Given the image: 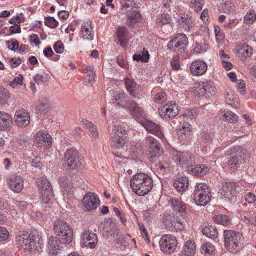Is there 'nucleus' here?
Listing matches in <instances>:
<instances>
[{
    "instance_id": "obj_1",
    "label": "nucleus",
    "mask_w": 256,
    "mask_h": 256,
    "mask_svg": "<svg viewBox=\"0 0 256 256\" xmlns=\"http://www.w3.org/2000/svg\"><path fill=\"white\" fill-rule=\"evenodd\" d=\"M154 185L150 176L144 173L134 174L130 180V186L134 192L140 196L147 194Z\"/></svg>"
},
{
    "instance_id": "obj_2",
    "label": "nucleus",
    "mask_w": 256,
    "mask_h": 256,
    "mask_svg": "<svg viewBox=\"0 0 256 256\" xmlns=\"http://www.w3.org/2000/svg\"><path fill=\"white\" fill-rule=\"evenodd\" d=\"M224 246L229 252H236L241 248L242 234L238 232L225 230L224 232Z\"/></svg>"
},
{
    "instance_id": "obj_3",
    "label": "nucleus",
    "mask_w": 256,
    "mask_h": 256,
    "mask_svg": "<svg viewBox=\"0 0 256 256\" xmlns=\"http://www.w3.org/2000/svg\"><path fill=\"white\" fill-rule=\"evenodd\" d=\"M54 230L58 236L60 242L69 244L72 241L73 230L72 227L63 220H58L54 222Z\"/></svg>"
},
{
    "instance_id": "obj_4",
    "label": "nucleus",
    "mask_w": 256,
    "mask_h": 256,
    "mask_svg": "<svg viewBox=\"0 0 256 256\" xmlns=\"http://www.w3.org/2000/svg\"><path fill=\"white\" fill-rule=\"evenodd\" d=\"M63 160L64 164L69 171L77 170L82 165L80 154L74 148H69L66 150L64 153Z\"/></svg>"
},
{
    "instance_id": "obj_5",
    "label": "nucleus",
    "mask_w": 256,
    "mask_h": 256,
    "mask_svg": "<svg viewBox=\"0 0 256 256\" xmlns=\"http://www.w3.org/2000/svg\"><path fill=\"white\" fill-rule=\"evenodd\" d=\"M36 183L40 190V198L42 201V204H52L54 194L50 182L46 179L42 178L38 179Z\"/></svg>"
},
{
    "instance_id": "obj_6",
    "label": "nucleus",
    "mask_w": 256,
    "mask_h": 256,
    "mask_svg": "<svg viewBox=\"0 0 256 256\" xmlns=\"http://www.w3.org/2000/svg\"><path fill=\"white\" fill-rule=\"evenodd\" d=\"M210 192L204 183L196 185L194 190V199L198 205L205 206L210 200Z\"/></svg>"
},
{
    "instance_id": "obj_7",
    "label": "nucleus",
    "mask_w": 256,
    "mask_h": 256,
    "mask_svg": "<svg viewBox=\"0 0 256 256\" xmlns=\"http://www.w3.org/2000/svg\"><path fill=\"white\" fill-rule=\"evenodd\" d=\"M145 146L148 150V158L152 162L156 161V158L160 156L163 152L159 142L152 136L146 137Z\"/></svg>"
},
{
    "instance_id": "obj_8",
    "label": "nucleus",
    "mask_w": 256,
    "mask_h": 256,
    "mask_svg": "<svg viewBox=\"0 0 256 256\" xmlns=\"http://www.w3.org/2000/svg\"><path fill=\"white\" fill-rule=\"evenodd\" d=\"M170 154L171 158L174 162L182 167L186 166L187 169L188 167L195 162V157L192 154L172 150Z\"/></svg>"
},
{
    "instance_id": "obj_9",
    "label": "nucleus",
    "mask_w": 256,
    "mask_h": 256,
    "mask_svg": "<svg viewBox=\"0 0 256 256\" xmlns=\"http://www.w3.org/2000/svg\"><path fill=\"white\" fill-rule=\"evenodd\" d=\"M16 241L24 250L32 251L36 248V236L28 232H20L16 237Z\"/></svg>"
},
{
    "instance_id": "obj_10",
    "label": "nucleus",
    "mask_w": 256,
    "mask_h": 256,
    "mask_svg": "<svg viewBox=\"0 0 256 256\" xmlns=\"http://www.w3.org/2000/svg\"><path fill=\"white\" fill-rule=\"evenodd\" d=\"M246 151L238 146H234L229 150L228 152L230 158L228 163L231 168L235 170L238 168V165L242 162L244 158Z\"/></svg>"
},
{
    "instance_id": "obj_11",
    "label": "nucleus",
    "mask_w": 256,
    "mask_h": 256,
    "mask_svg": "<svg viewBox=\"0 0 256 256\" xmlns=\"http://www.w3.org/2000/svg\"><path fill=\"white\" fill-rule=\"evenodd\" d=\"M180 220L178 216L176 217L174 214H164L162 217V221L166 228L172 232L181 231L184 229V226Z\"/></svg>"
},
{
    "instance_id": "obj_12",
    "label": "nucleus",
    "mask_w": 256,
    "mask_h": 256,
    "mask_svg": "<svg viewBox=\"0 0 256 256\" xmlns=\"http://www.w3.org/2000/svg\"><path fill=\"white\" fill-rule=\"evenodd\" d=\"M160 250L164 253H170L174 251L177 246L176 238L172 235L163 236L159 242Z\"/></svg>"
},
{
    "instance_id": "obj_13",
    "label": "nucleus",
    "mask_w": 256,
    "mask_h": 256,
    "mask_svg": "<svg viewBox=\"0 0 256 256\" xmlns=\"http://www.w3.org/2000/svg\"><path fill=\"white\" fill-rule=\"evenodd\" d=\"M237 188L238 186L234 182H222L218 186V194L230 200L238 192Z\"/></svg>"
},
{
    "instance_id": "obj_14",
    "label": "nucleus",
    "mask_w": 256,
    "mask_h": 256,
    "mask_svg": "<svg viewBox=\"0 0 256 256\" xmlns=\"http://www.w3.org/2000/svg\"><path fill=\"white\" fill-rule=\"evenodd\" d=\"M168 206L176 214H178L183 218L186 216V204L180 200L176 198H170L168 200Z\"/></svg>"
},
{
    "instance_id": "obj_15",
    "label": "nucleus",
    "mask_w": 256,
    "mask_h": 256,
    "mask_svg": "<svg viewBox=\"0 0 256 256\" xmlns=\"http://www.w3.org/2000/svg\"><path fill=\"white\" fill-rule=\"evenodd\" d=\"M178 112V106L176 104H172V102L166 104L158 110L160 116L166 119L174 118Z\"/></svg>"
},
{
    "instance_id": "obj_16",
    "label": "nucleus",
    "mask_w": 256,
    "mask_h": 256,
    "mask_svg": "<svg viewBox=\"0 0 256 256\" xmlns=\"http://www.w3.org/2000/svg\"><path fill=\"white\" fill-rule=\"evenodd\" d=\"M80 244L82 245L92 248L98 243L96 234L91 230L84 231L81 236Z\"/></svg>"
},
{
    "instance_id": "obj_17",
    "label": "nucleus",
    "mask_w": 256,
    "mask_h": 256,
    "mask_svg": "<svg viewBox=\"0 0 256 256\" xmlns=\"http://www.w3.org/2000/svg\"><path fill=\"white\" fill-rule=\"evenodd\" d=\"M216 90V89L213 82L209 81L200 84L197 92L199 96L209 98L210 96L214 94Z\"/></svg>"
},
{
    "instance_id": "obj_18",
    "label": "nucleus",
    "mask_w": 256,
    "mask_h": 256,
    "mask_svg": "<svg viewBox=\"0 0 256 256\" xmlns=\"http://www.w3.org/2000/svg\"><path fill=\"white\" fill-rule=\"evenodd\" d=\"M82 204L87 210H94L99 206L100 200L94 193L88 192L84 197Z\"/></svg>"
},
{
    "instance_id": "obj_19",
    "label": "nucleus",
    "mask_w": 256,
    "mask_h": 256,
    "mask_svg": "<svg viewBox=\"0 0 256 256\" xmlns=\"http://www.w3.org/2000/svg\"><path fill=\"white\" fill-rule=\"evenodd\" d=\"M16 124L19 128H24L28 125L30 122L29 114L24 110H19L16 112L14 116Z\"/></svg>"
},
{
    "instance_id": "obj_20",
    "label": "nucleus",
    "mask_w": 256,
    "mask_h": 256,
    "mask_svg": "<svg viewBox=\"0 0 256 256\" xmlns=\"http://www.w3.org/2000/svg\"><path fill=\"white\" fill-rule=\"evenodd\" d=\"M36 145L37 147L47 148L52 144L50 136L44 132H38L35 136Z\"/></svg>"
},
{
    "instance_id": "obj_21",
    "label": "nucleus",
    "mask_w": 256,
    "mask_h": 256,
    "mask_svg": "<svg viewBox=\"0 0 256 256\" xmlns=\"http://www.w3.org/2000/svg\"><path fill=\"white\" fill-rule=\"evenodd\" d=\"M120 4L122 13L126 14L129 18H133V14H135V16L140 15L138 12L132 10L134 8V0H120Z\"/></svg>"
},
{
    "instance_id": "obj_22",
    "label": "nucleus",
    "mask_w": 256,
    "mask_h": 256,
    "mask_svg": "<svg viewBox=\"0 0 256 256\" xmlns=\"http://www.w3.org/2000/svg\"><path fill=\"white\" fill-rule=\"evenodd\" d=\"M207 68V64L201 60L192 62L190 66V72L194 76H202L204 74Z\"/></svg>"
},
{
    "instance_id": "obj_23",
    "label": "nucleus",
    "mask_w": 256,
    "mask_h": 256,
    "mask_svg": "<svg viewBox=\"0 0 256 256\" xmlns=\"http://www.w3.org/2000/svg\"><path fill=\"white\" fill-rule=\"evenodd\" d=\"M177 20L179 27L186 31L188 32L194 27V21L188 14H184L178 16Z\"/></svg>"
},
{
    "instance_id": "obj_24",
    "label": "nucleus",
    "mask_w": 256,
    "mask_h": 256,
    "mask_svg": "<svg viewBox=\"0 0 256 256\" xmlns=\"http://www.w3.org/2000/svg\"><path fill=\"white\" fill-rule=\"evenodd\" d=\"M142 125L148 132L156 135L160 138H164L162 129L159 125L150 120H145Z\"/></svg>"
},
{
    "instance_id": "obj_25",
    "label": "nucleus",
    "mask_w": 256,
    "mask_h": 256,
    "mask_svg": "<svg viewBox=\"0 0 256 256\" xmlns=\"http://www.w3.org/2000/svg\"><path fill=\"white\" fill-rule=\"evenodd\" d=\"M9 188L16 192H20L24 188V180L20 176H12L8 181Z\"/></svg>"
},
{
    "instance_id": "obj_26",
    "label": "nucleus",
    "mask_w": 256,
    "mask_h": 256,
    "mask_svg": "<svg viewBox=\"0 0 256 256\" xmlns=\"http://www.w3.org/2000/svg\"><path fill=\"white\" fill-rule=\"evenodd\" d=\"M12 123V119L9 114L5 112H0V130H10Z\"/></svg>"
},
{
    "instance_id": "obj_27",
    "label": "nucleus",
    "mask_w": 256,
    "mask_h": 256,
    "mask_svg": "<svg viewBox=\"0 0 256 256\" xmlns=\"http://www.w3.org/2000/svg\"><path fill=\"white\" fill-rule=\"evenodd\" d=\"M92 24L90 22H84L81 26L80 34L84 40H92L94 33L92 31Z\"/></svg>"
},
{
    "instance_id": "obj_28",
    "label": "nucleus",
    "mask_w": 256,
    "mask_h": 256,
    "mask_svg": "<svg viewBox=\"0 0 256 256\" xmlns=\"http://www.w3.org/2000/svg\"><path fill=\"white\" fill-rule=\"evenodd\" d=\"M124 84L128 92L130 94L134 97L138 96L140 92V88L133 80L126 78L124 80Z\"/></svg>"
},
{
    "instance_id": "obj_29",
    "label": "nucleus",
    "mask_w": 256,
    "mask_h": 256,
    "mask_svg": "<svg viewBox=\"0 0 256 256\" xmlns=\"http://www.w3.org/2000/svg\"><path fill=\"white\" fill-rule=\"evenodd\" d=\"M125 108L129 110L134 117L139 118L144 115L142 109L133 100L128 102Z\"/></svg>"
},
{
    "instance_id": "obj_30",
    "label": "nucleus",
    "mask_w": 256,
    "mask_h": 256,
    "mask_svg": "<svg viewBox=\"0 0 256 256\" xmlns=\"http://www.w3.org/2000/svg\"><path fill=\"white\" fill-rule=\"evenodd\" d=\"M208 170V167L204 164H197L194 166L192 164L188 168V171L190 174L198 176L206 174Z\"/></svg>"
},
{
    "instance_id": "obj_31",
    "label": "nucleus",
    "mask_w": 256,
    "mask_h": 256,
    "mask_svg": "<svg viewBox=\"0 0 256 256\" xmlns=\"http://www.w3.org/2000/svg\"><path fill=\"white\" fill-rule=\"evenodd\" d=\"M177 132L179 137L182 138H186L192 133L191 126L187 122L180 124Z\"/></svg>"
},
{
    "instance_id": "obj_32",
    "label": "nucleus",
    "mask_w": 256,
    "mask_h": 256,
    "mask_svg": "<svg viewBox=\"0 0 256 256\" xmlns=\"http://www.w3.org/2000/svg\"><path fill=\"white\" fill-rule=\"evenodd\" d=\"M50 103L46 98H41L36 104V110L42 114H46L50 109Z\"/></svg>"
},
{
    "instance_id": "obj_33",
    "label": "nucleus",
    "mask_w": 256,
    "mask_h": 256,
    "mask_svg": "<svg viewBox=\"0 0 256 256\" xmlns=\"http://www.w3.org/2000/svg\"><path fill=\"white\" fill-rule=\"evenodd\" d=\"M188 184V179L186 177H180L174 180V186L178 192L185 190Z\"/></svg>"
},
{
    "instance_id": "obj_34",
    "label": "nucleus",
    "mask_w": 256,
    "mask_h": 256,
    "mask_svg": "<svg viewBox=\"0 0 256 256\" xmlns=\"http://www.w3.org/2000/svg\"><path fill=\"white\" fill-rule=\"evenodd\" d=\"M58 182L62 188V191L68 193L72 188V184L66 176H62L59 178Z\"/></svg>"
},
{
    "instance_id": "obj_35",
    "label": "nucleus",
    "mask_w": 256,
    "mask_h": 256,
    "mask_svg": "<svg viewBox=\"0 0 256 256\" xmlns=\"http://www.w3.org/2000/svg\"><path fill=\"white\" fill-rule=\"evenodd\" d=\"M128 32L125 27H122L118 29V38L120 44L123 48L127 45L126 38L128 36Z\"/></svg>"
},
{
    "instance_id": "obj_36",
    "label": "nucleus",
    "mask_w": 256,
    "mask_h": 256,
    "mask_svg": "<svg viewBox=\"0 0 256 256\" xmlns=\"http://www.w3.org/2000/svg\"><path fill=\"white\" fill-rule=\"evenodd\" d=\"M226 102L228 104L233 107L236 108L238 107V98H237V96L230 90H228L226 92Z\"/></svg>"
},
{
    "instance_id": "obj_37",
    "label": "nucleus",
    "mask_w": 256,
    "mask_h": 256,
    "mask_svg": "<svg viewBox=\"0 0 256 256\" xmlns=\"http://www.w3.org/2000/svg\"><path fill=\"white\" fill-rule=\"evenodd\" d=\"M167 46L170 50L181 53L184 52V48L185 47L180 42H178L174 38L168 42Z\"/></svg>"
},
{
    "instance_id": "obj_38",
    "label": "nucleus",
    "mask_w": 256,
    "mask_h": 256,
    "mask_svg": "<svg viewBox=\"0 0 256 256\" xmlns=\"http://www.w3.org/2000/svg\"><path fill=\"white\" fill-rule=\"evenodd\" d=\"M196 248L195 244L194 242L188 241L183 248L184 256H193L195 252Z\"/></svg>"
},
{
    "instance_id": "obj_39",
    "label": "nucleus",
    "mask_w": 256,
    "mask_h": 256,
    "mask_svg": "<svg viewBox=\"0 0 256 256\" xmlns=\"http://www.w3.org/2000/svg\"><path fill=\"white\" fill-rule=\"evenodd\" d=\"M212 140V136L210 134L207 132H202L200 134L198 140L195 144L198 146L210 142Z\"/></svg>"
},
{
    "instance_id": "obj_40",
    "label": "nucleus",
    "mask_w": 256,
    "mask_h": 256,
    "mask_svg": "<svg viewBox=\"0 0 256 256\" xmlns=\"http://www.w3.org/2000/svg\"><path fill=\"white\" fill-rule=\"evenodd\" d=\"M202 232L204 234L212 238H216L218 235L217 230L212 226H205L202 228Z\"/></svg>"
},
{
    "instance_id": "obj_41",
    "label": "nucleus",
    "mask_w": 256,
    "mask_h": 256,
    "mask_svg": "<svg viewBox=\"0 0 256 256\" xmlns=\"http://www.w3.org/2000/svg\"><path fill=\"white\" fill-rule=\"evenodd\" d=\"M200 251L202 254L206 256H210L214 253L215 248L212 244L206 242L202 246Z\"/></svg>"
},
{
    "instance_id": "obj_42",
    "label": "nucleus",
    "mask_w": 256,
    "mask_h": 256,
    "mask_svg": "<svg viewBox=\"0 0 256 256\" xmlns=\"http://www.w3.org/2000/svg\"><path fill=\"white\" fill-rule=\"evenodd\" d=\"M126 142V140L123 139L122 136L113 134L112 141V147L116 149L122 148L125 144Z\"/></svg>"
},
{
    "instance_id": "obj_43",
    "label": "nucleus",
    "mask_w": 256,
    "mask_h": 256,
    "mask_svg": "<svg viewBox=\"0 0 256 256\" xmlns=\"http://www.w3.org/2000/svg\"><path fill=\"white\" fill-rule=\"evenodd\" d=\"M171 21L170 16L166 13H163L158 15L156 18V24L159 26L170 24Z\"/></svg>"
},
{
    "instance_id": "obj_44",
    "label": "nucleus",
    "mask_w": 256,
    "mask_h": 256,
    "mask_svg": "<svg viewBox=\"0 0 256 256\" xmlns=\"http://www.w3.org/2000/svg\"><path fill=\"white\" fill-rule=\"evenodd\" d=\"M213 220L217 224L227 226L230 224V220L228 216L224 214H219L214 216L213 217Z\"/></svg>"
},
{
    "instance_id": "obj_45",
    "label": "nucleus",
    "mask_w": 256,
    "mask_h": 256,
    "mask_svg": "<svg viewBox=\"0 0 256 256\" xmlns=\"http://www.w3.org/2000/svg\"><path fill=\"white\" fill-rule=\"evenodd\" d=\"M170 164L166 161H159L156 164V169L160 174H164L169 170Z\"/></svg>"
},
{
    "instance_id": "obj_46",
    "label": "nucleus",
    "mask_w": 256,
    "mask_h": 256,
    "mask_svg": "<svg viewBox=\"0 0 256 256\" xmlns=\"http://www.w3.org/2000/svg\"><path fill=\"white\" fill-rule=\"evenodd\" d=\"M114 135H118L122 136L123 139L126 140V130L124 126L120 125H116L112 129Z\"/></svg>"
},
{
    "instance_id": "obj_47",
    "label": "nucleus",
    "mask_w": 256,
    "mask_h": 256,
    "mask_svg": "<svg viewBox=\"0 0 256 256\" xmlns=\"http://www.w3.org/2000/svg\"><path fill=\"white\" fill-rule=\"evenodd\" d=\"M60 242V240L58 241L53 238H50L48 240V248L50 250H52V254H55L57 252V250L60 249L59 243Z\"/></svg>"
},
{
    "instance_id": "obj_48",
    "label": "nucleus",
    "mask_w": 256,
    "mask_h": 256,
    "mask_svg": "<svg viewBox=\"0 0 256 256\" xmlns=\"http://www.w3.org/2000/svg\"><path fill=\"white\" fill-rule=\"evenodd\" d=\"M240 52L244 58L250 56L252 54V50L251 47L245 44L240 45Z\"/></svg>"
},
{
    "instance_id": "obj_49",
    "label": "nucleus",
    "mask_w": 256,
    "mask_h": 256,
    "mask_svg": "<svg viewBox=\"0 0 256 256\" xmlns=\"http://www.w3.org/2000/svg\"><path fill=\"white\" fill-rule=\"evenodd\" d=\"M10 97L8 90L3 87H0V104H5Z\"/></svg>"
},
{
    "instance_id": "obj_50",
    "label": "nucleus",
    "mask_w": 256,
    "mask_h": 256,
    "mask_svg": "<svg viewBox=\"0 0 256 256\" xmlns=\"http://www.w3.org/2000/svg\"><path fill=\"white\" fill-rule=\"evenodd\" d=\"M256 20V14L253 10H249L244 16V22L252 24Z\"/></svg>"
},
{
    "instance_id": "obj_51",
    "label": "nucleus",
    "mask_w": 256,
    "mask_h": 256,
    "mask_svg": "<svg viewBox=\"0 0 256 256\" xmlns=\"http://www.w3.org/2000/svg\"><path fill=\"white\" fill-rule=\"evenodd\" d=\"M224 117L225 120L233 123L238 120V116L230 110L225 112Z\"/></svg>"
},
{
    "instance_id": "obj_52",
    "label": "nucleus",
    "mask_w": 256,
    "mask_h": 256,
    "mask_svg": "<svg viewBox=\"0 0 256 256\" xmlns=\"http://www.w3.org/2000/svg\"><path fill=\"white\" fill-rule=\"evenodd\" d=\"M84 124L86 125V128L89 129V131L91 133L92 136L94 138H96L98 135L96 128L94 126L91 122L88 120H86Z\"/></svg>"
},
{
    "instance_id": "obj_53",
    "label": "nucleus",
    "mask_w": 256,
    "mask_h": 256,
    "mask_svg": "<svg viewBox=\"0 0 256 256\" xmlns=\"http://www.w3.org/2000/svg\"><path fill=\"white\" fill-rule=\"evenodd\" d=\"M44 23L46 26L52 28H56L58 26V22L54 18L51 16L47 17L45 19Z\"/></svg>"
},
{
    "instance_id": "obj_54",
    "label": "nucleus",
    "mask_w": 256,
    "mask_h": 256,
    "mask_svg": "<svg viewBox=\"0 0 256 256\" xmlns=\"http://www.w3.org/2000/svg\"><path fill=\"white\" fill-rule=\"evenodd\" d=\"M23 78L22 75H20L19 76L16 77L10 82V86L13 88H15L18 86H22L23 84Z\"/></svg>"
},
{
    "instance_id": "obj_55",
    "label": "nucleus",
    "mask_w": 256,
    "mask_h": 256,
    "mask_svg": "<svg viewBox=\"0 0 256 256\" xmlns=\"http://www.w3.org/2000/svg\"><path fill=\"white\" fill-rule=\"evenodd\" d=\"M174 38L178 40V42H180L182 44H183L185 46L188 44V38L184 34H178Z\"/></svg>"
},
{
    "instance_id": "obj_56",
    "label": "nucleus",
    "mask_w": 256,
    "mask_h": 256,
    "mask_svg": "<svg viewBox=\"0 0 256 256\" xmlns=\"http://www.w3.org/2000/svg\"><path fill=\"white\" fill-rule=\"evenodd\" d=\"M143 216L148 220L152 219L156 216L154 209H148L143 211Z\"/></svg>"
},
{
    "instance_id": "obj_57",
    "label": "nucleus",
    "mask_w": 256,
    "mask_h": 256,
    "mask_svg": "<svg viewBox=\"0 0 256 256\" xmlns=\"http://www.w3.org/2000/svg\"><path fill=\"white\" fill-rule=\"evenodd\" d=\"M6 44L8 48L11 50H16L18 47L19 43L16 39H11L10 40L6 42Z\"/></svg>"
},
{
    "instance_id": "obj_58",
    "label": "nucleus",
    "mask_w": 256,
    "mask_h": 256,
    "mask_svg": "<svg viewBox=\"0 0 256 256\" xmlns=\"http://www.w3.org/2000/svg\"><path fill=\"white\" fill-rule=\"evenodd\" d=\"M170 64L172 69L178 70L180 68V56H174L171 60Z\"/></svg>"
},
{
    "instance_id": "obj_59",
    "label": "nucleus",
    "mask_w": 256,
    "mask_h": 256,
    "mask_svg": "<svg viewBox=\"0 0 256 256\" xmlns=\"http://www.w3.org/2000/svg\"><path fill=\"white\" fill-rule=\"evenodd\" d=\"M125 98L124 94H116L114 96L112 100L114 102L116 103L118 105H120L124 102Z\"/></svg>"
},
{
    "instance_id": "obj_60",
    "label": "nucleus",
    "mask_w": 256,
    "mask_h": 256,
    "mask_svg": "<svg viewBox=\"0 0 256 256\" xmlns=\"http://www.w3.org/2000/svg\"><path fill=\"white\" fill-rule=\"evenodd\" d=\"M54 49L56 52L58 54H62L64 49L63 44L60 40L56 42L54 46Z\"/></svg>"
},
{
    "instance_id": "obj_61",
    "label": "nucleus",
    "mask_w": 256,
    "mask_h": 256,
    "mask_svg": "<svg viewBox=\"0 0 256 256\" xmlns=\"http://www.w3.org/2000/svg\"><path fill=\"white\" fill-rule=\"evenodd\" d=\"M9 234L4 228L0 226V242L6 240L8 238Z\"/></svg>"
},
{
    "instance_id": "obj_62",
    "label": "nucleus",
    "mask_w": 256,
    "mask_h": 256,
    "mask_svg": "<svg viewBox=\"0 0 256 256\" xmlns=\"http://www.w3.org/2000/svg\"><path fill=\"white\" fill-rule=\"evenodd\" d=\"M244 199L246 202L250 204H252L256 201V197L252 192H248L244 196Z\"/></svg>"
},
{
    "instance_id": "obj_63",
    "label": "nucleus",
    "mask_w": 256,
    "mask_h": 256,
    "mask_svg": "<svg viewBox=\"0 0 256 256\" xmlns=\"http://www.w3.org/2000/svg\"><path fill=\"white\" fill-rule=\"evenodd\" d=\"M237 87L238 90L242 94H244L246 91V85L244 82L241 80L238 82Z\"/></svg>"
},
{
    "instance_id": "obj_64",
    "label": "nucleus",
    "mask_w": 256,
    "mask_h": 256,
    "mask_svg": "<svg viewBox=\"0 0 256 256\" xmlns=\"http://www.w3.org/2000/svg\"><path fill=\"white\" fill-rule=\"evenodd\" d=\"M166 96V94L164 92L157 93L154 96V100L158 103L163 102Z\"/></svg>"
}]
</instances>
